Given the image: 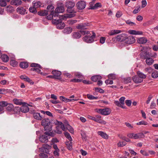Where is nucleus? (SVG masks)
<instances>
[{
	"label": "nucleus",
	"instance_id": "1",
	"mask_svg": "<svg viewBox=\"0 0 158 158\" xmlns=\"http://www.w3.org/2000/svg\"><path fill=\"white\" fill-rule=\"evenodd\" d=\"M41 125L44 127V130L47 131H51L52 130V125L50 119L45 118L42 120Z\"/></svg>",
	"mask_w": 158,
	"mask_h": 158
},
{
	"label": "nucleus",
	"instance_id": "2",
	"mask_svg": "<svg viewBox=\"0 0 158 158\" xmlns=\"http://www.w3.org/2000/svg\"><path fill=\"white\" fill-rule=\"evenodd\" d=\"M54 135L52 132L46 131L40 136L39 140L41 143H46L48 142V139L50 138V136L53 137Z\"/></svg>",
	"mask_w": 158,
	"mask_h": 158
},
{
	"label": "nucleus",
	"instance_id": "3",
	"mask_svg": "<svg viewBox=\"0 0 158 158\" xmlns=\"http://www.w3.org/2000/svg\"><path fill=\"white\" fill-rule=\"evenodd\" d=\"M75 5L74 2L72 0H68L65 3V6L67 8V11L69 13H75L76 11L73 8Z\"/></svg>",
	"mask_w": 158,
	"mask_h": 158
},
{
	"label": "nucleus",
	"instance_id": "4",
	"mask_svg": "<svg viewBox=\"0 0 158 158\" xmlns=\"http://www.w3.org/2000/svg\"><path fill=\"white\" fill-rule=\"evenodd\" d=\"M93 35H89L85 36L83 37V39L85 42L90 43L93 42L94 40V39L96 36V34L93 31H92Z\"/></svg>",
	"mask_w": 158,
	"mask_h": 158
},
{
	"label": "nucleus",
	"instance_id": "5",
	"mask_svg": "<svg viewBox=\"0 0 158 158\" xmlns=\"http://www.w3.org/2000/svg\"><path fill=\"white\" fill-rule=\"evenodd\" d=\"M96 111L98 113L103 115H108L110 113V110L109 108L97 109Z\"/></svg>",
	"mask_w": 158,
	"mask_h": 158
},
{
	"label": "nucleus",
	"instance_id": "6",
	"mask_svg": "<svg viewBox=\"0 0 158 158\" xmlns=\"http://www.w3.org/2000/svg\"><path fill=\"white\" fill-rule=\"evenodd\" d=\"M90 26V23L85 22L84 23H81L77 26L76 28L78 29H87V27Z\"/></svg>",
	"mask_w": 158,
	"mask_h": 158
},
{
	"label": "nucleus",
	"instance_id": "7",
	"mask_svg": "<svg viewBox=\"0 0 158 158\" xmlns=\"http://www.w3.org/2000/svg\"><path fill=\"white\" fill-rule=\"evenodd\" d=\"M86 4L84 1H80L76 4V6L79 10H82L85 8Z\"/></svg>",
	"mask_w": 158,
	"mask_h": 158
},
{
	"label": "nucleus",
	"instance_id": "8",
	"mask_svg": "<svg viewBox=\"0 0 158 158\" xmlns=\"http://www.w3.org/2000/svg\"><path fill=\"white\" fill-rule=\"evenodd\" d=\"M54 123L57 126L56 127V129H58L60 126L62 130L64 131L66 128L64 124L61 122L58 121L57 120L54 121Z\"/></svg>",
	"mask_w": 158,
	"mask_h": 158
},
{
	"label": "nucleus",
	"instance_id": "9",
	"mask_svg": "<svg viewBox=\"0 0 158 158\" xmlns=\"http://www.w3.org/2000/svg\"><path fill=\"white\" fill-rule=\"evenodd\" d=\"M94 3L93 2H91L89 3V9H97L98 7H101L102 6L101 4L99 2L96 3L93 6V4Z\"/></svg>",
	"mask_w": 158,
	"mask_h": 158
},
{
	"label": "nucleus",
	"instance_id": "10",
	"mask_svg": "<svg viewBox=\"0 0 158 158\" xmlns=\"http://www.w3.org/2000/svg\"><path fill=\"white\" fill-rule=\"evenodd\" d=\"M64 9L63 6H60L57 7L55 9L54 14L56 15L57 16L58 15V13H62L64 11Z\"/></svg>",
	"mask_w": 158,
	"mask_h": 158
},
{
	"label": "nucleus",
	"instance_id": "11",
	"mask_svg": "<svg viewBox=\"0 0 158 158\" xmlns=\"http://www.w3.org/2000/svg\"><path fill=\"white\" fill-rule=\"evenodd\" d=\"M140 57L143 59H146L150 57L149 52L147 51L142 52L140 54Z\"/></svg>",
	"mask_w": 158,
	"mask_h": 158
},
{
	"label": "nucleus",
	"instance_id": "12",
	"mask_svg": "<svg viewBox=\"0 0 158 158\" xmlns=\"http://www.w3.org/2000/svg\"><path fill=\"white\" fill-rule=\"evenodd\" d=\"M52 73L55 77V79H61V78H59L61 74V73L60 71L56 70H54L52 71Z\"/></svg>",
	"mask_w": 158,
	"mask_h": 158
},
{
	"label": "nucleus",
	"instance_id": "13",
	"mask_svg": "<svg viewBox=\"0 0 158 158\" xmlns=\"http://www.w3.org/2000/svg\"><path fill=\"white\" fill-rule=\"evenodd\" d=\"M126 41L127 44H131L135 42V39L132 36H129L126 39Z\"/></svg>",
	"mask_w": 158,
	"mask_h": 158
},
{
	"label": "nucleus",
	"instance_id": "14",
	"mask_svg": "<svg viewBox=\"0 0 158 158\" xmlns=\"http://www.w3.org/2000/svg\"><path fill=\"white\" fill-rule=\"evenodd\" d=\"M27 104L26 103L24 102L23 106L20 107L21 111L22 112L26 113L28 111L29 108L25 105Z\"/></svg>",
	"mask_w": 158,
	"mask_h": 158
},
{
	"label": "nucleus",
	"instance_id": "15",
	"mask_svg": "<svg viewBox=\"0 0 158 158\" xmlns=\"http://www.w3.org/2000/svg\"><path fill=\"white\" fill-rule=\"evenodd\" d=\"M16 10L20 14L24 15L25 14L27 13L26 9L23 7H18L17 8Z\"/></svg>",
	"mask_w": 158,
	"mask_h": 158
},
{
	"label": "nucleus",
	"instance_id": "16",
	"mask_svg": "<svg viewBox=\"0 0 158 158\" xmlns=\"http://www.w3.org/2000/svg\"><path fill=\"white\" fill-rule=\"evenodd\" d=\"M132 80L136 84L140 83L143 81L142 79L139 77L138 75L133 76L132 77Z\"/></svg>",
	"mask_w": 158,
	"mask_h": 158
},
{
	"label": "nucleus",
	"instance_id": "17",
	"mask_svg": "<svg viewBox=\"0 0 158 158\" xmlns=\"http://www.w3.org/2000/svg\"><path fill=\"white\" fill-rule=\"evenodd\" d=\"M33 116L34 118L38 120H41L42 119V116L40 115L39 113L35 112L33 114Z\"/></svg>",
	"mask_w": 158,
	"mask_h": 158
},
{
	"label": "nucleus",
	"instance_id": "18",
	"mask_svg": "<svg viewBox=\"0 0 158 158\" xmlns=\"http://www.w3.org/2000/svg\"><path fill=\"white\" fill-rule=\"evenodd\" d=\"M6 105L5 106V107H6V109L8 111H11L13 110L14 108V106L13 104L11 103H8L6 102Z\"/></svg>",
	"mask_w": 158,
	"mask_h": 158
},
{
	"label": "nucleus",
	"instance_id": "19",
	"mask_svg": "<svg viewBox=\"0 0 158 158\" xmlns=\"http://www.w3.org/2000/svg\"><path fill=\"white\" fill-rule=\"evenodd\" d=\"M102 78L101 76L99 75H95L92 76L91 78V79L93 81L96 82L101 79Z\"/></svg>",
	"mask_w": 158,
	"mask_h": 158
},
{
	"label": "nucleus",
	"instance_id": "20",
	"mask_svg": "<svg viewBox=\"0 0 158 158\" xmlns=\"http://www.w3.org/2000/svg\"><path fill=\"white\" fill-rule=\"evenodd\" d=\"M125 34H121L118 35L115 38L118 41H122L125 39Z\"/></svg>",
	"mask_w": 158,
	"mask_h": 158
},
{
	"label": "nucleus",
	"instance_id": "21",
	"mask_svg": "<svg viewBox=\"0 0 158 158\" xmlns=\"http://www.w3.org/2000/svg\"><path fill=\"white\" fill-rule=\"evenodd\" d=\"M75 13H70L69 14H67L64 15H62V19H64L67 18H71L74 17L75 16Z\"/></svg>",
	"mask_w": 158,
	"mask_h": 158
},
{
	"label": "nucleus",
	"instance_id": "22",
	"mask_svg": "<svg viewBox=\"0 0 158 158\" xmlns=\"http://www.w3.org/2000/svg\"><path fill=\"white\" fill-rule=\"evenodd\" d=\"M81 35L79 32H74L72 33V36L74 39H79L81 37Z\"/></svg>",
	"mask_w": 158,
	"mask_h": 158
},
{
	"label": "nucleus",
	"instance_id": "23",
	"mask_svg": "<svg viewBox=\"0 0 158 158\" xmlns=\"http://www.w3.org/2000/svg\"><path fill=\"white\" fill-rule=\"evenodd\" d=\"M22 3V1L21 0H13L10 2L11 5L17 6L20 5Z\"/></svg>",
	"mask_w": 158,
	"mask_h": 158
},
{
	"label": "nucleus",
	"instance_id": "24",
	"mask_svg": "<svg viewBox=\"0 0 158 158\" xmlns=\"http://www.w3.org/2000/svg\"><path fill=\"white\" fill-rule=\"evenodd\" d=\"M98 134L100 135L102 138L105 139H108V136L105 133L102 131H98Z\"/></svg>",
	"mask_w": 158,
	"mask_h": 158
},
{
	"label": "nucleus",
	"instance_id": "25",
	"mask_svg": "<svg viewBox=\"0 0 158 158\" xmlns=\"http://www.w3.org/2000/svg\"><path fill=\"white\" fill-rule=\"evenodd\" d=\"M145 136L142 133H139L137 134H134V139H138L139 138H143Z\"/></svg>",
	"mask_w": 158,
	"mask_h": 158
},
{
	"label": "nucleus",
	"instance_id": "26",
	"mask_svg": "<svg viewBox=\"0 0 158 158\" xmlns=\"http://www.w3.org/2000/svg\"><path fill=\"white\" fill-rule=\"evenodd\" d=\"M147 41V39L144 37L139 38L138 40V42L140 44H144L146 43Z\"/></svg>",
	"mask_w": 158,
	"mask_h": 158
},
{
	"label": "nucleus",
	"instance_id": "27",
	"mask_svg": "<svg viewBox=\"0 0 158 158\" xmlns=\"http://www.w3.org/2000/svg\"><path fill=\"white\" fill-rule=\"evenodd\" d=\"M137 74L139 77L141 79H142V81H143V79L146 78L147 77L146 75L144 74L140 71H137Z\"/></svg>",
	"mask_w": 158,
	"mask_h": 158
},
{
	"label": "nucleus",
	"instance_id": "28",
	"mask_svg": "<svg viewBox=\"0 0 158 158\" xmlns=\"http://www.w3.org/2000/svg\"><path fill=\"white\" fill-rule=\"evenodd\" d=\"M121 32L120 30H111L108 32V34L110 35H112L119 33Z\"/></svg>",
	"mask_w": 158,
	"mask_h": 158
},
{
	"label": "nucleus",
	"instance_id": "29",
	"mask_svg": "<svg viewBox=\"0 0 158 158\" xmlns=\"http://www.w3.org/2000/svg\"><path fill=\"white\" fill-rule=\"evenodd\" d=\"M19 66L22 68L26 69L28 67V64L26 62H21L20 63Z\"/></svg>",
	"mask_w": 158,
	"mask_h": 158
},
{
	"label": "nucleus",
	"instance_id": "30",
	"mask_svg": "<svg viewBox=\"0 0 158 158\" xmlns=\"http://www.w3.org/2000/svg\"><path fill=\"white\" fill-rule=\"evenodd\" d=\"M129 33L133 35H142L143 32L142 31H136L135 30H130L129 31Z\"/></svg>",
	"mask_w": 158,
	"mask_h": 158
},
{
	"label": "nucleus",
	"instance_id": "31",
	"mask_svg": "<svg viewBox=\"0 0 158 158\" xmlns=\"http://www.w3.org/2000/svg\"><path fill=\"white\" fill-rule=\"evenodd\" d=\"M6 103V101L0 102V112H2L3 110L4 107H5Z\"/></svg>",
	"mask_w": 158,
	"mask_h": 158
},
{
	"label": "nucleus",
	"instance_id": "32",
	"mask_svg": "<svg viewBox=\"0 0 158 158\" xmlns=\"http://www.w3.org/2000/svg\"><path fill=\"white\" fill-rule=\"evenodd\" d=\"M92 120L100 123L105 124L106 123L105 121L101 119L96 118L95 117H94L93 118Z\"/></svg>",
	"mask_w": 158,
	"mask_h": 158
},
{
	"label": "nucleus",
	"instance_id": "33",
	"mask_svg": "<svg viewBox=\"0 0 158 158\" xmlns=\"http://www.w3.org/2000/svg\"><path fill=\"white\" fill-rule=\"evenodd\" d=\"M72 31V28L71 27L65 28L63 30L64 33L69 34L71 33Z\"/></svg>",
	"mask_w": 158,
	"mask_h": 158
},
{
	"label": "nucleus",
	"instance_id": "34",
	"mask_svg": "<svg viewBox=\"0 0 158 158\" xmlns=\"http://www.w3.org/2000/svg\"><path fill=\"white\" fill-rule=\"evenodd\" d=\"M151 76L152 78H156L158 77V71L154 69L152 73Z\"/></svg>",
	"mask_w": 158,
	"mask_h": 158
},
{
	"label": "nucleus",
	"instance_id": "35",
	"mask_svg": "<svg viewBox=\"0 0 158 158\" xmlns=\"http://www.w3.org/2000/svg\"><path fill=\"white\" fill-rule=\"evenodd\" d=\"M154 60L150 57L147 58L146 60V62L148 65H150L152 64L154 62Z\"/></svg>",
	"mask_w": 158,
	"mask_h": 158
},
{
	"label": "nucleus",
	"instance_id": "36",
	"mask_svg": "<svg viewBox=\"0 0 158 158\" xmlns=\"http://www.w3.org/2000/svg\"><path fill=\"white\" fill-rule=\"evenodd\" d=\"M54 7L52 5H48L47 8V10L48 12H49L51 13H55L53 11L54 10Z\"/></svg>",
	"mask_w": 158,
	"mask_h": 158
},
{
	"label": "nucleus",
	"instance_id": "37",
	"mask_svg": "<svg viewBox=\"0 0 158 158\" xmlns=\"http://www.w3.org/2000/svg\"><path fill=\"white\" fill-rule=\"evenodd\" d=\"M13 102L14 104L16 105H21L23 103L22 102L21 100L18 99L17 98H14L13 100Z\"/></svg>",
	"mask_w": 158,
	"mask_h": 158
},
{
	"label": "nucleus",
	"instance_id": "38",
	"mask_svg": "<svg viewBox=\"0 0 158 158\" xmlns=\"http://www.w3.org/2000/svg\"><path fill=\"white\" fill-rule=\"evenodd\" d=\"M2 59L3 61L7 62L9 60V58L6 55H3L1 56Z\"/></svg>",
	"mask_w": 158,
	"mask_h": 158
},
{
	"label": "nucleus",
	"instance_id": "39",
	"mask_svg": "<svg viewBox=\"0 0 158 158\" xmlns=\"http://www.w3.org/2000/svg\"><path fill=\"white\" fill-rule=\"evenodd\" d=\"M38 14L40 16H45L48 14V11L44 10H41L38 12Z\"/></svg>",
	"mask_w": 158,
	"mask_h": 158
},
{
	"label": "nucleus",
	"instance_id": "40",
	"mask_svg": "<svg viewBox=\"0 0 158 158\" xmlns=\"http://www.w3.org/2000/svg\"><path fill=\"white\" fill-rule=\"evenodd\" d=\"M13 111L14 114L19 113L21 111L20 107L17 106L13 108Z\"/></svg>",
	"mask_w": 158,
	"mask_h": 158
},
{
	"label": "nucleus",
	"instance_id": "41",
	"mask_svg": "<svg viewBox=\"0 0 158 158\" xmlns=\"http://www.w3.org/2000/svg\"><path fill=\"white\" fill-rule=\"evenodd\" d=\"M66 129L68 130L71 133H74L73 128L69 124H67V125H66Z\"/></svg>",
	"mask_w": 158,
	"mask_h": 158
},
{
	"label": "nucleus",
	"instance_id": "42",
	"mask_svg": "<svg viewBox=\"0 0 158 158\" xmlns=\"http://www.w3.org/2000/svg\"><path fill=\"white\" fill-rule=\"evenodd\" d=\"M114 104L116 105L121 107L123 108H125V106H123L120 103V102L118 101H115L114 102Z\"/></svg>",
	"mask_w": 158,
	"mask_h": 158
},
{
	"label": "nucleus",
	"instance_id": "43",
	"mask_svg": "<svg viewBox=\"0 0 158 158\" xmlns=\"http://www.w3.org/2000/svg\"><path fill=\"white\" fill-rule=\"evenodd\" d=\"M29 10L30 12L34 14L36 13L37 12L36 8L33 6V7H30Z\"/></svg>",
	"mask_w": 158,
	"mask_h": 158
},
{
	"label": "nucleus",
	"instance_id": "44",
	"mask_svg": "<svg viewBox=\"0 0 158 158\" xmlns=\"http://www.w3.org/2000/svg\"><path fill=\"white\" fill-rule=\"evenodd\" d=\"M64 134L65 137L69 140L70 141L72 140V139L70 134L68 132H65Z\"/></svg>",
	"mask_w": 158,
	"mask_h": 158
},
{
	"label": "nucleus",
	"instance_id": "45",
	"mask_svg": "<svg viewBox=\"0 0 158 158\" xmlns=\"http://www.w3.org/2000/svg\"><path fill=\"white\" fill-rule=\"evenodd\" d=\"M53 16L56 17L57 16L56 14H54V13H51L50 15L47 16V18L49 20H51Z\"/></svg>",
	"mask_w": 158,
	"mask_h": 158
},
{
	"label": "nucleus",
	"instance_id": "46",
	"mask_svg": "<svg viewBox=\"0 0 158 158\" xmlns=\"http://www.w3.org/2000/svg\"><path fill=\"white\" fill-rule=\"evenodd\" d=\"M31 66L32 67L38 68L40 69H42V67L38 64L32 63L31 65Z\"/></svg>",
	"mask_w": 158,
	"mask_h": 158
},
{
	"label": "nucleus",
	"instance_id": "47",
	"mask_svg": "<svg viewBox=\"0 0 158 158\" xmlns=\"http://www.w3.org/2000/svg\"><path fill=\"white\" fill-rule=\"evenodd\" d=\"M56 27L57 28L62 29L65 27V24L64 23L56 24Z\"/></svg>",
	"mask_w": 158,
	"mask_h": 158
},
{
	"label": "nucleus",
	"instance_id": "48",
	"mask_svg": "<svg viewBox=\"0 0 158 158\" xmlns=\"http://www.w3.org/2000/svg\"><path fill=\"white\" fill-rule=\"evenodd\" d=\"M87 97L88 99L90 100L96 99L98 98V97H94L92 95L88 94Z\"/></svg>",
	"mask_w": 158,
	"mask_h": 158
},
{
	"label": "nucleus",
	"instance_id": "49",
	"mask_svg": "<svg viewBox=\"0 0 158 158\" xmlns=\"http://www.w3.org/2000/svg\"><path fill=\"white\" fill-rule=\"evenodd\" d=\"M17 64L18 62L14 60H12L10 61V64L14 67H15Z\"/></svg>",
	"mask_w": 158,
	"mask_h": 158
},
{
	"label": "nucleus",
	"instance_id": "50",
	"mask_svg": "<svg viewBox=\"0 0 158 158\" xmlns=\"http://www.w3.org/2000/svg\"><path fill=\"white\" fill-rule=\"evenodd\" d=\"M136 124L138 125H147L148 124V123L145 121H141L140 122L137 123Z\"/></svg>",
	"mask_w": 158,
	"mask_h": 158
},
{
	"label": "nucleus",
	"instance_id": "51",
	"mask_svg": "<svg viewBox=\"0 0 158 158\" xmlns=\"http://www.w3.org/2000/svg\"><path fill=\"white\" fill-rule=\"evenodd\" d=\"M41 112L44 114H46L47 115L49 116L52 117V113L49 111H44L43 110H41Z\"/></svg>",
	"mask_w": 158,
	"mask_h": 158
},
{
	"label": "nucleus",
	"instance_id": "52",
	"mask_svg": "<svg viewBox=\"0 0 158 158\" xmlns=\"http://www.w3.org/2000/svg\"><path fill=\"white\" fill-rule=\"evenodd\" d=\"M131 79L130 77H128L124 79V82L125 83H128L131 82Z\"/></svg>",
	"mask_w": 158,
	"mask_h": 158
},
{
	"label": "nucleus",
	"instance_id": "53",
	"mask_svg": "<svg viewBox=\"0 0 158 158\" xmlns=\"http://www.w3.org/2000/svg\"><path fill=\"white\" fill-rule=\"evenodd\" d=\"M41 5V2L39 1L33 3V6L36 8L40 7Z\"/></svg>",
	"mask_w": 158,
	"mask_h": 158
},
{
	"label": "nucleus",
	"instance_id": "54",
	"mask_svg": "<svg viewBox=\"0 0 158 158\" xmlns=\"http://www.w3.org/2000/svg\"><path fill=\"white\" fill-rule=\"evenodd\" d=\"M62 18V15L61 16V18ZM62 19L61 18V19H58V20H55L54 21H53V23L56 24H60V23H62V20H61Z\"/></svg>",
	"mask_w": 158,
	"mask_h": 158
},
{
	"label": "nucleus",
	"instance_id": "55",
	"mask_svg": "<svg viewBox=\"0 0 158 158\" xmlns=\"http://www.w3.org/2000/svg\"><path fill=\"white\" fill-rule=\"evenodd\" d=\"M42 148L49 150L51 148V147L47 144H43V147Z\"/></svg>",
	"mask_w": 158,
	"mask_h": 158
},
{
	"label": "nucleus",
	"instance_id": "56",
	"mask_svg": "<svg viewBox=\"0 0 158 158\" xmlns=\"http://www.w3.org/2000/svg\"><path fill=\"white\" fill-rule=\"evenodd\" d=\"M108 78L111 79H115L116 78V76L115 74H110L108 75Z\"/></svg>",
	"mask_w": 158,
	"mask_h": 158
},
{
	"label": "nucleus",
	"instance_id": "57",
	"mask_svg": "<svg viewBox=\"0 0 158 158\" xmlns=\"http://www.w3.org/2000/svg\"><path fill=\"white\" fill-rule=\"evenodd\" d=\"M153 70L154 69L151 67L146 68L145 69V71L149 73H152Z\"/></svg>",
	"mask_w": 158,
	"mask_h": 158
},
{
	"label": "nucleus",
	"instance_id": "58",
	"mask_svg": "<svg viewBox=\"0 0 158 158\" xmlns=\"http://www.w3.org/2000/svg\"><path fill=\"white\" fill-rule=\"evenodd\" d=\"M66 145H67V148L69 150H70L72 148V142H70V143L69 142H66Z\"/></svg>",
	"mask_w": 158,
	"mask_h": 158
},
{
	"label": "nucleus",
	"instance_id": "59",
	"mask_svg": "<svg viewBox=\"0 0 158 158\" xmlns=\"http://www.w3.org/2000/svg\"><path fill=\"white\" fill-rule=\"evenodd\" d=\"M125 22L127 24L130 25L131 26L133 25H136V24L135 23L131 22L130 19L126 21Z\"/></svg>",
	"mask_w": 158,
	"mask_h": 158
},
{
	"label": "nucleus",
	"instance_id": "60",
	"mask_svg": "<svg viewBox=\"0 0 158 158\" xmlns=\"http://www.w3.org/2000/svg\"><path fill=\"white\" fill-rule=\"evenodd\" d=\"M126 144V143L125 142H119L117 143V145L118 147H123Z\"/></svg>",
	"mask_w": 158,
	"mask_h": 158
},
{
	"label": "nucleus",
	"instance_id": "61",
	"mask_svg": "<svg viewBox=\"0 0 158 158\" xmlns=\"http://www.w3.org/2000/svg\"><path fill=\"white\" fill-rule=\"evenodd\" d=\"M95 90L96 92H99L101 93H103L104 92V90L100 88H95Z\"/></svg>",
	"mask_w": 158,
	"mask_h": 158
},
{
	"label": "nucleus",
	"instance_id": "62",
	"mask_svg": "<svg viewBox=\"0 0 158 158\" xmlns=\"http://www.w3.org/2000/svg\"><path fill=\"white\" fill-rule=\"evenodd\" d=\"M40 158H48V156L44 154V153H41L39 154ZM49 158H52V157H49Z\"/></svg>",
	"mask_w": 158,
	"mask_h": 158
},
{
	"label": "nucleus",
	"instance_id": "63",
	"mask_svg": "<svg viewBox=\"0 0 158 158\" xmlns=\"http://www.w3.org/2000/svg\"><path fill=\"white\" fill-rule=\"evenodd\" d=\"M40 68H38L34 67L31 69V70L32 71H35L37 73H40L41 70L39 69Z\"/></svg>",
	"mask_w": 158,
	"mask_h": 158
},
{
	"label": "nucleus",
	"instance_id": "64",
	"mask_svg": "<svg viewBox=\"0 0 158 158\" xmlns=\"http://www.w3.org/2000/svg\"><path fill=\"white\" fill-rule=\"evenodd\" d=\"M125 99V98L124 97H122L120 98L119 99V101L120 103L123 105H124V101Z\"/></svg>",
	"mask_w": 158,
	"mask_h": 158
}]
</instances>
